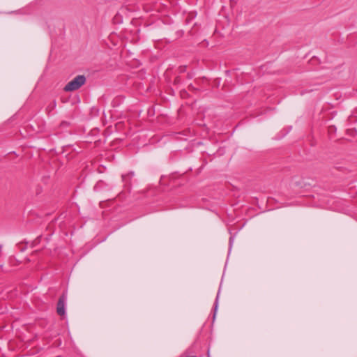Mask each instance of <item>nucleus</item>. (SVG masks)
Masks as SVG:
<instances>
[{"label":"nucleus","mask_w":357,"mask_h":357,"mask_svg":"<svg viewBox=\"0 0 357 357\" xmlns=\"http://www.w3.org/2000/svg\"><path fill=\"white\" fill-rule=\"evenodd\" d=\"M85 81L84 76L78 75L65 86L64 91H73L77 90L85 83Z\"/></svg>","instance_id":"nucleus-1"},{"label":"nucleus","mask_w":357,"mask_h":357,"mask_svg":"<svg viewBox=\"0 0 357 357\" xmlns=\"http://www.w3.org/2000/svg\"><path fill=\"white\" fill-rule=\"evenodd\" d=\"M65 301L66 296L62 295L57 303L56 312L59 315L63 316L65 314Z\"/></svg>","instance_id":"nucleus-2"}]
</instances>
